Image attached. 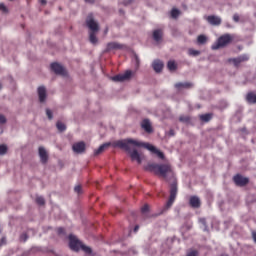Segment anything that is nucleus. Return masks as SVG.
<instances>
[{
  "label": "nucleus",
  "mask_w": 256,
  "mask_h": 256,
  "mask_svg": "<svg viewBox=\"0 0 256 256\" xmlns=\"http://www.w3.org/2000/svg\"><path fill=\"white\" fill-rule=\"evenodd\" d=\"M231 41H233V37H231L229 34H224V35L220 36L218 38L217 42L211 46V49L213 51H217V49L227 47V45H229V43H231Z\"/></svg>",
  "instance_id": "nucleus-4"
},
{
  "label": "nucleus",
  "mask_w": 256,
  "mask_h": 256,
  "mask_svg": "<svg viewBox=\"0 0 256 256\" xmlns=\"http://www.w3.org/2000/svg\"><path fill=\"white\" fill-rule=\"evenodd\" d=\"M181 14V12L178 9H172L171 10V18L172 19H177V17H179V15Z\"/></svg>",
  "instance_id": "nucleus-29"
},
{
  "label": "nucleus",
  "mask_w": 256,
  "mask_h": 256,
  "mask_svg": "<svg viewBox=\"0 0 256 256\" xmlns=\"http://www.w3.org/2000/svg\"><path fill=\"white\" fill-rule=\"evenodd\" d=\"M153 39L156 41V43H159L161 39H163V30L157 29L153 31Z\"/></svg>",
  "instance_id": "nucleus-20"
},
{
  "label": "nucleus",
  "mask_w": 256,
  "mask_h": 256,
  "mask_svg": "<svg viewBox=\"0 0 256 256\" xmlns=\"http://www.w3.org/2000/svg\"><path fill=\"white\" fill-rule=\"evenodd\" d=\"M152 67L156 73H161V71H163V67H164L163 61L154 60V62L152 63Z\"/></svg>",
  "instance_id": "nucleus-17"
},
{
  "label": "nucleus",
  "mask_w": 256,
  "mask_h": 256,
  "mask_svg": "<svg viewBox=\"0 0 256 256\" xmlns=\"http://www.w3.org/2000/svg\"><path fill=\"white\" fill-rule=\"evenodd\" d=\"M56 127L58 129V131H60L62 133V131H65V129H67V126H65V124H63V122L58 121L56 123Z\"/></svg>",
  "instance_id": "nucleus-28"
},
{
  "label": "nucleus",
  "mask_w": 256,
  "mask_h": 256,
  "mask_svg": "<svg viewBox=\"0 0 256 256\" xmlns=\"http://www.w3.org/2000/svg\"><path fill=\"white\" fill-rule=\"evenodd\" d=\"M213 119L212 114H202L200 115V120H202L204 123H209V121Z\"/></svg>",
  "instance_id": "nucleus-23"
},
{
  "label": "nucleus",
  "mask_w": 256,
  "mask_h": 256,
  "mask_svg": "<svg viewBox=\"0 0 256 256\" xmlns=\"http://www.w3.org/2000/svg\"><path fill=\"white\" fill-rule=\"evenodd\" d=\"M27 239H29V236L27 235V233H23L20 235V241H23L25 243Z\"/></svg>",
  "instance_id": "nucleus-37"
},
{
  "label": "nucleus",
  "mask_w": 256,
  "mask_h": 256,
  "mask_svg": "<svg viewBox=\"0 0 256 256\" xmlns=\"http://www.w3.org/2000/svg\"><path fill=\"white\" fill-rule=\"evenodd\" d=\"M0 11H2V13H8V9L7 6H5L4 3H0Z\"/></svg>",
  "instance_id": "nucleus-35"
},
{
  "label": "nucleus",
  "mask_w": 256,
  "mask_h": 256,
  "mask_svg": "<svg viewBox=\"0 0 256 256\" xmlns=\"http://www.w3.org/2000/svg\"><path fill=\"white\" fill-rule=\"evenodd\" d=\"M137 231H139V225H136V226L134 227V233H137Z\"/></svg>",
  "instance_id": "nucleus-47"
},
{
  "label": "nucleus",
  "mask_w": 256,
  "mask_h": 256,
  "mask_svg": "<svg viewBox=\"0 0 256 256\" xmlns=\"http://www.w3.org/2000/svg\"><path fill=\"white\" fill-rule=\"evenodd\" d=\"M111 143L102 144L97 150H95L94 155H101L105 149H107Z\"/></svg>",
  "instance_id": "nucleus-21"
},
{
  "label": "nucleus",
  "mask_w": 256,
  "mask_h": 256,
  "mask_svg": "<svg viewBox=\"0 0 256 256\" xmlns=\"http://www.w3.org/2000/svg\"><path fill=\"white\" fill-rule=\"evenodd\" d=\"M7 153V146L5 144L0 145V155H5Z\"/></svg>",
  "instance_id": "nucleus-33"
},
{
  "label": "nucleus",
  "mask_w": 256,
  "mask_h": 256,
  "mask_svg": "<svg viewBox=\"0 0 256 256\" xmlns=\"http://www.w3.org/2000/svg\"><path fill=\"white\" fill-rule=\"evenodd\" d=\"M36 203L37 205H45V198H43L42 196H38L36 198Z\"/></svg>",
  "instance_id": "nucleus-32"
},
{
  "label": "nucleus",
  "mask_w": 256,
  "mask_h": 256,
  "mask_svg": "<svg viewBox=\"0 0 256 256\" xmlns=\"http://www.w3.org/2000/svg\"><path fill=\"white\" fill-rule=\"evenodd\" d=\"M50 67H51V70L54 71L56 75H63V76L67 75V71L65 70V68L57 62L52 63Z\"/></svg>",
  "instance_id": "nucleus-8"
},
{
  "label": "nucleus",
  "mask_w": 256,
  "mask_h": 256,
  "mask_svg": "<svg viewBox=\"0 0 256 256\" xmlns=\"http://www.w3.org/2000/svg\"><path fill=\"white\" fill-rule=\"evenodd\" d=\"M38 96H39L40 103L45 102V99H47V90L45 89L44 86H40L38 88Z\"/></svg>",
  "instance_id": "nucleus-16"
},
{
  "label": "nucleus",
  "mask_w": 256,
  "mask_h": 256,
  "mask_svg": "<svg viewBox=\"0 0 256 256\" xmlns=\"http://www.w3.org/2000/svg\"><path fill=\"white\" fill-rule=\"evenodd\" d=\"M233 21H235V23H239V16H238V14H234L233 15Z\"/></svg>",
  "instance_id": "nucleus-43"
},
{
  "label": "nucleus",
  "mask_w": 256,
  "mask_h": 256,
  "mask_svg": "<svg viewBox=\"0 0 256 256\" xmlns=\"http://www.w3.org/2000/svg\"><path fill=\"white\" fill-rule=\"evenodd\" d=\"M69 247L72 251H79L81 249L86 253L87 255H91L93 253V250L89 246H85L77 237L73 234L69 236Z\"/></svg>",
  "instance_id": "nucleus-3"
},
{
  "label": "nucleus",
  "mask_w": 256,
  "mask_h": 256,
  "mask_svg": "<svg viewBox=\"0 0 256 256\" xmlns=\"http://www.w3.org/2000/svg\"><path fill=\"white\" fill-rule=\"evenodd\" d=\"M179 189L177 188V182L173 181V183L170 185V196L168 201L166 202V205L164 209H171L173 207V203H175V200L177 199V193Z\"/></svg>",
  "instance_id": "nucleus-5"
},
{
  "label": "nucleus",
  "mask_w": 256,
  "mask_h": 256,
  "mask_svg": "<svg viewBox=\"0 0 256 256\" xmlns=\"http://www.w3.org/2000/svg\"><path fill=\"white\" fill-rule=\"evenodd\" d=\"M96 32H90L89 34V41L92 43V45H97L99 39H97V35L95 34Z\"/></svg>",
  "instance_id": "nucleus-22"
},
{
  "label": "nucleus",
  "mask_w": 256,
  "mask_h": 256,
  "mask_svg": "<svg viewBox=\"0 0 256 256\" xmlns=\"http://www.w3.org/2000/svg\"><path fill=\"white\" fill-rule=\"evenodd\" d=\"M189 203L193 209H199L201 207V200L197 196H191Z\"/></svg>",
  "instance_id": "nucleus-14"
},
{
  "label": "nucleus",
  "mask_w": 256,
  "mask_h": 256,
  "mask_svg": "<svg viewBox=\"0 0 256 256\" xmlns=\"http://www.w3.org/2000/svg\"><path fill=\"white\" fill-rule=\"evenodd\" d=\"M147 171H151L153 174L162 177L165 181H175V172H173V167L171 164H149L146 167Z\"/></svg>",
  "instance_id": "nucleus-2"
},
{
  "label": "nucleus",
  "mask_w": 256,
  "mask_h": 256,
  "mask_svg": "<svg viewBox=\"0 0 256 256\" xmlns=\"http://www.w3.org/2000/svg\"><path fill=\"white\" fill-rule=\"evenodd\" d=\"M0 89H3V85L0 83Z\"/></svg>",
  "instance_id": "nucleus-50"
},
{
  "label": "nucleus",
  "mask_w": 256,
  "mask_h": 256,
  "mask_svg": "<svg viewBox=\"0 0 256 256\" xmlns=\"http://www.w3.org/2000/svg\"><path fill=\"white\" fill-rule=\"evenodd\" d=\"M131 145L134 144H129V149H131ZM127 153H130V157L132 159V161H137L138 165H141L142 160H141V155H139V152L137 150H133L131 152V150L127 151Z\"/></svg>",
  "instance_id": "nucleus-11"
},
{
  "label": "nucleus",
  "mask_w": 256,
  "mask_h": 256,
  "mask_svg": "<svg viewBox=\"0 0 256 256\" xmlns=\"http://www.w3.org/2000/svg\"><path fill=\"white\" fill-rule=\"evenodd\" d=\"M252 237H253V239H254V242L256 243V232H253V233H252Z\"/></svg>",
  "instance_id": "nucleus-48"
},
{
  "label": "nucleus",
  "mask_w": 256,
  "mask_h": 256,
  "mask_svg": "<svg viewBox=\"0 0 256 256\" xmlns=\"http://www.w3.org/2000/svg\"><path fill=\"white\" fill-rule=\"evenodd\" d=\"M129 145H133L134 147H145V149H148V151L157 155L159 159H165V154L149 143L137 142L134 139L119 140L115 143L116 147H119V149H123L124 151H130Z\"/></svg>",
  "instance_id": "nucleus-1"
},
{
  "label": "nucleus",
  "mask_w": 256,
  "mask_h": 256,
  "mask_svg": "<svg viewBox=\"0 0 256 256\" xmlns=\"http://www.w3.org/2000/svg\"><path fill=\"white\" fill-rule=\"evenodd\" d=\"M87 27L90 29L91 33H97L99 31V24L93 20V17L88 16L86 20Z\"/></svg>",
  "instance_id": "nucleus-9"
},
{
  "label": "nucleus",
  "mask_w": 256,
  "mask_h": 256,
  "mask_svg": "<svg viewBox=\"0 0 256 256\" xmlns=\"http://www.w3.org/2000/svg\"><path fill=\"white\" fill-rule=\"evenodd\" d=\"M5 123H7V118L5 115L0 114V125H5Z\"/></svg>",
  "instance_id": "nucleus-36"
},
{
  "label": "nucleus",
  "mask_w": 256,
  "mask_h": 256,
  "mask_svg": "<svg viewBox=\"0 0 256 256\" xmlns=\"http://www.w3.org/2000/svg\"><path fill=\"white\" fill-rule=\"evenodd\" d=\"M233 182L235 183V185L237 187H245V186L249 185V178L245 177L241 174H236L233 177Z\"/></svg>",
  "instance_id": "nucleus-7"
},
{
  "label": "nucleus",
  "mask_w": 256,
  "mask_h": 256,
  "mask_svg": "<svg viewBox=\"0 0 256 256\" xmlns=\"http://www.w3.org/2000/svg\"><path fill=\"white\" fill-rule=\"evenodd\" d=\"M141 211L142 213H147V211H149V205H144L142 208H141Z\"/></svg>",
  "instance_id": "nucleus-40"
},
{
  "label": "nucleus",
  "mask_w": 256,
  "mask_h": 256,
  "mask_svg": "<svg viewBox=\"0 0 256 256\" xmlns=\"http://www.w3.org/2000/svg\"><path fill=\"white\" fill-rule=\"evenodd\" d=\"M46 115L48 119H53V112L50 109H46Z\"/></svg>",
  "instance_id": "nucleus-39"
},
{
  "label": "nucleus",
  "mask_w": 256,
  "mask_h": 256,
  "mask_svg": "<svg viewBox=\"0 0 256 256\" xmlns=\"http://www.w3.org/2000/svg\"><path fill=\"white\" fill-rule=\"evenodd\" d=\"M41 5H47V0H40Z\"/></svg>",
  "instance_id": "nucleus-46"
},
{
  "label": "nucleus",
  "mask_w": 256,
  "mask_h": 256,
  "mask_svg": "<svg viewBox=\"0 0 256 256\" xmlns=\"http://www.w3.org/2000/svg\"><path fill=\"white\" fill-rule=\"evenodd\" d=\"M123 49V45L118 42H109L106 46V51H115Z\"/></svg>",
  "instance_id": "nucleus-15"
},
{
  "label": "nucleus",
  "mask_w": 256,
  "mask_h": 256,
  "mask_svg": "<svg viewBox=\"0 0 256 256\" xmlns=\"http://www.w3.org/2000/svg\"><path fill=\"white\" fill-rule=\"evenodd\" d=\"M167 67H168L169 71H176L177 63H175V61H173V60H170L167 63Z\"/></svg>",
  "instance_id": "nucleus-26"
},
{
  "label": "nucleus",
  "mask_w": 256,
  "mask_h": 256,
  "mask_svg": "<svg viewBox=\"0 0 256 256\" xmlns=\"http://www.w3.org/2000/svg\"><path fill=\"white\" fill-rule=\"evenodd\" d=\"M169 135H171L173 137V135H175V131L174 130H170L169 131Z\"/></svg>",
  "instance_id": "nucleus-49"
},
{
  "label": "nucleus",
  "mask_w": 256,
  "mask_h": 256,
  "mask_svg": "<svg viewBox=\"0 0 256 256\" xmlns=\"http://www.w3.org/2000/svg\"><path fill=\"white\" fill-rule=\"evenodd\" d=\"M135 61H136V65L137 67H139V56L135 55Z\"/></svg>",
  "instance_id": "nucleus-45"
},
{
  "label": "nucleus",
  "mask_w": 256,
  "mask_h": 256,
  "mask_svg": "<svg viewBox=\"0 0 256 256\" xmlns=\"http://www.w3.org/2000/svg\"><path fill=\"white\" fill-rule=\"evenodd\" d=\"M206 19L208 23H210V25L219 26L221 24V18H219L218 16L210 15Z\"/></svg>",
  "instance_id": "nucleus-18"
},
{
  "label": "nucleus",
  "mask_w": 256,
  "mask_h": 256,
  "mask_svg": "<svg viewBox=\"0 0 256 256\" xmlns=\"http://www.w3.org/2000/svg\"><path fill=\"white\" fill-rule=\"evenodd\" d=\"M228 63H233L235 67H239L241 65V60L240 58H229Z\"/></svg>",
  "instance_id": "nucleus-27"
},
{
  "label": "nucleus",
  "mask_w": 256,
  "mask_h": 256,
  "mask_svg": "<svg viewBox=\"0 0 256 256\" xmlns=\"http://www.w3.org/2000/svg\"><path fill=\"white\" fill-rule=\"evenodd\" d=\"M189 55L192 57H197L198 55H201V51L195 50V49H189L188 50Z\"/></svg>",
  "instance_id": "nucleus-30"
},
{
  "label": "nucleus",
  "mask_w": 256,
  "mask_h": 256,
  "mask_svg": "<svg viewBox=\"0 0 256 256\" xmlns=\"http://www.w3.org/2000/svg\"><path fill=\"white\" fill-rule=\"evenodd\" d=\"M72 149L74 153H85V142H77L73 144Z\"/></svg>",
  "instance_id": "nucleus-12"
},
{
  "label": "nucleus",
  "mask_w": 256,
  "mask_h": 256,
  "mask_svg": "<svg viewBox=\"0 0 256 256\" xmlns=\"http://www.w3.org/2000/svg\"><path fill=\"white\" fill-rule=\"evenodd\" d=\"M197 43L198 45H205L207 43V36L201 34L197 37Z\"/></svg>",
  "instance_id": "nucleus-24"
},
{
  "label": "nucleus",
  "mask_w": 256,
  "mask_h": 256,
  "mask_svg": "<svg viewBox=\"0 0 256 256\" xmlns=\"http://www.w3.org/2000/svg\"><path fill=\"white\" fill-rule=\"evenodd\" d=\"M74 191L75 193H78V194L81 193V185L75 186Z\"/></svg>",
  "instance_id": "nucleus-42"
},
{
  "label": "nucleus",
  "mask_w": 256,
  "mask_h": 256,
  "mask_svg": "<svg viewBox=\"0 0 256 256\" xmlns=\"http://www.w3.org/2000/svg\"><path fill=\"white\" fill-rule=\"evenodd\" d=\"M186 256H199V252H197V250H192L188 252Z\"/></svg>",
  "instance_id": "nucleus-38"
},
{
  "label": "nucleus",
  "mask_w": 256,
  "mask_h": 256,
  "mask_svg": "<svg viewBox=\"0 0 256 256\" xmlns=\"http://www.w3.org/2000/svg\"><path fill=\"white\" fill-rule=\"evenodd\" d=\"M179 121L181 123H190L191 122V117H189V116H180Z\"/></svg>",
  "instance_id": "nucleus-31"
},
{
  "label": "nucleus",
  "mask_w": 256,
  "mask_h": 256,
  "mask_svg": "<svg viewBox=\"0 0 256 256\" xmlns=\"http://www.w3.org/2000/svg\"><path fill=\"white\" fill-rule=\"evenodd\" d=\"M63 233H65V229L64 228H58V235H63Z\"/></svg>",
  "instance_id": "nucleus-44"
},
{
  "label": "nucleus",
  "mask_w": 256,
  "mask_h": 256,
  "mask_svg": "<svg viewBox=\"0 0 256 256\" xmlns=\"http://www.w3.org/2000/svg\"><path fill=\"white\" fill-rule=\"evenodd\" d=\"M133 77V71L126 70L123 74H118L112 77V81L123 83V81H129Z\"/></svg>",
  "instance_id": "nucleus-6"
},
{
  "label": "nucleus",
  "mask_w": 256,
  "mask_h": 256,
  "mask_svg": "<svg viewBox=\"0 0 256 256\" xmlns=\"http://www.w3.org/2000/svg\"><path fill=\"white\" fill-rule=\"evenodd\" d=\"M239 59H240V63H243L245 61H249V56L247 54H243L239 56Z\"/></svg>",
  "instance_id": "nucleus-34"
},
{
  "label": "nucleus",
  "mask_w": 256,
  "mask_h": 256,
  "mask_svg": "<svg viewBox=\"0 0 256 256\" xmlns=\"http://www.w3.org/2000/svg\"><path fill=\"white\" fill-rule=\"evenodd\" d=\"M246 99H247L248 103H256V94L250 92L247 94Z\"/></svg>",
  "instance_id": "nucleus-25"
},
{
  "label": "nucleus",
  "mask_w": 256,
  "mask_h": 256,
  "mask_svg": "<svg viewBox=\"0 0 256 256\" xmlns=\"http://www.w3.org/2000/svg\"><path fill=\"white\" fill-rule=\"evenodd\" d=\"M7 244V239L5 237L1 238L0 240V247H3V245Z\"/></svg>",
  "instance_id": "nucleus-41"
},
{
  "label": "nucleus",
  "mask_w": 256,
  "mask_h": 256,
  "mask_svg": "<svg viewBox=\"0 0 256 256\" xmlns=\"http://www.w3.org/2000/svg\"><path fill=\"white\" fill-rule=\"evenodd\" d=\"M38 153L41 163L46 165V163L49 161V154H47V150H45L44 147H39Z\"/></svg>",
  "instance_id": "nucleus-10"
},
{
  "label": "nucleus",
  "mask_w": 256,
  "mask_h": 256,
  "mask_svg": "<svg viewBox=\"0 0 256 256\" xmlns=\"http://www.w3.org/2000/svg\"><path fill=\"white\" fill-rule=\"evenodd\" d=\"M193 87V83L191 82H179L175 84V88L178 89V91H181V89H191Z\"/></svg>",
  "instance_id": "nucleus-19"
},
{
  "label": "nucleus",
  "mask_w": 256,
  "mask_h": 256,
  "mask_svg": "<svg viewBox=\"0 0 256 256\" xmlns=\"http://www.w3.org/2000/svg\"><path fill=\"white\" fill-rule=\"evenodd\" d=\"M141 127L146 133H153V127L151 126V121H149V119L142 120Z\"/></svg>",
  "instance_id": "nucleus-13"
}]
</instances>
